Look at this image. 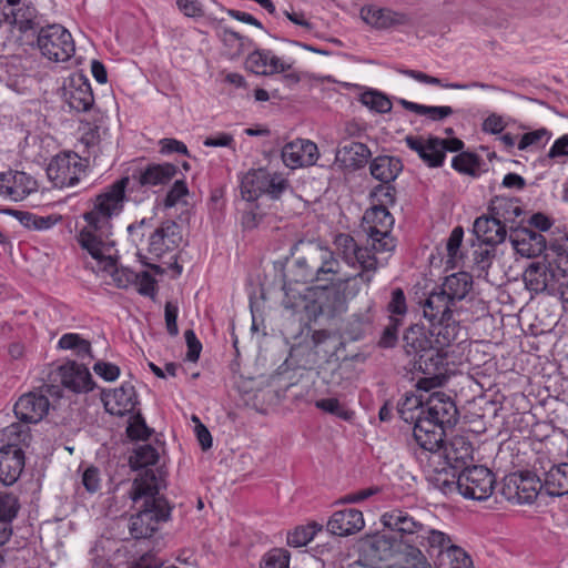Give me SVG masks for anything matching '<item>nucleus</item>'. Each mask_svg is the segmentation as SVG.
Segmentation results:
<instances>
[{
	"mask_svg": "<svg viewBox=\"0 0 568 568\" xmlns=\"http://www.w3.org/2000/svg\"><path fill=\"white\" fill-rule=\"evenodd\" d=\"M20 509L18 497L13 494L0 495V520L9 523L17 517Z\"/></svg>",
	"mask_w": 568,
	"mask_h": 568,
	"instance_id": "8fccbe9b",
	"label": "nucleus"
},
{
	"mask_svg": "<svg viewBox=\"0 0 568 568\" xmlns=\"http://www.w3.org/2000/svg\"><path fill=\"white\" fill-rule=\"evenodd\" d=\"M179 173L176 165L171 163H150L144 166H139L133 170L130 176H123L109 186L116 184L118 182L126 179L124 184V199L125 202L130 199L129 196L136 190L142 191L141 196H134L133 201L140 202L145 195V191L156 186H164L171 182Z\"/></svg>",
	"mask_w": 568,
	"mask_h": 568,
	"instance_id": "423d86ee",
	"label": "nucleus"
},
{
	"mask_svg": "<svg viewBox=\"0 0 568 568\" xmlns=\"http://www.w3.org/2000/svg\"><path fill=\"white\" fill-rule=\"evenodd\" d=\"M426 398L423 395H416L413 393H406L404 397L398 402L397 410L403 420L406 423H416L418 417H423L424 410L422 409Z\"/></svg>",
	"mask_w": 568,
	"mask_h": 568,
	"instance_id": "ea45409f",
	"label": "nucleus"
},
{
	"mask_svg": "<svg viewBox=\"0 0 568 568\" xmlns=\"http://www.w3.org/2000/svg\"><path fill=\"white\" fill-rule=\"evenodd\" d=\"M102 402L105 410L114 416H124L133 412L139 403L134 386L130 383H123L113 390L103 392Z\"/></svg>",
	"mask_w": 568,
	"mask_h": 568,
	"instance_id": "6ab92c4d",
	"label": "nucleus"
},
{
	"mask_svg": "<svg viewBox=\"0 0 568 568\" xmlns=\"http://www.w3.org/2000/svg\"><path fill=\"white\" fill-rule=\"evenodd\" d=\"M371 174L384 184L393 182L403 170L402 161L394 156L381 155L369 165Z\"/></svg>",
	"mask_w": 568,
	"mask_h": 568,
	"instance_id": "e433bc0d",
	"label": "nucleus"
},
{
	"mask_svg": "<svg viewBox=\"0 0 568 568\" xmlns=\"http://www.w3.org/2000/svg\"><path fill=\"white\" fill-rule=\"evenodd\" d=\"M166 486L161 470L148 469L132 483L129 493L131 499L140 509L129 520V531L134 539L150 538L169 520L171 508L168 500L160 495Z\"/></svg>",
	"mask_w": 568,
	"mask_h": 568,
	"instance_id": "f03ea898",
	"label": "nucleus"
},
{
	"mask_svg": "<svg viewBox=\"0 0 568 568\" xmlns=\"http://www.w3.org/2000/svg\"><path fill=\"white\" fill-rule=\"evenodd\" d=\"M442 460L439 464L428 463L427 480L428 484L434 488L439 490L445 496H452L455 493H459V473L458 469H452L449 466L443 464Z\"/></svg>",
	"mask_w": 568,
	"mask_h": 568,
	"instance_id": "7c9ffc66",
	"label": "nucleus"
},
{
	"mask_svg": "<svg viewBox=\"0 0 568 568\" xmlns=\"http://www.w3.org/2000/svg\"><path fill=\"white\" fill-rule=\"evenodd\" d=\"M59 376L61 384L74 393H85L93 388L91 374L84 364L68 362L59 367Z\"/></svg>",
	"mask_w": 568,
	"mask_h": 568,
	"instance_id": "cd10ccee",
	"label": "nucleus"
},
{
	"mask_svg": "<svg viewBox=\"0 0 568 568\" xmlns=\"http://www.w3.org/2000/svg\"><path fill=\"white\" fill-rule=\"evenodd\" d=\"M64 98L70 109L78 112L90 110L94 97L88 79L82 74H73L64 85Z\"/></svg>",
	"mask_w": 568,
	"mask_h": 568,
	"instance_id": "4be33fe9",
	"label": "nucleus"
},
{
	"mask_svg": "<svg viewBox=\"0 0 568 568\" xmlns=\"http://www.w3.org/2000/svg\"><path fill=\"white\" fill-rule=\"evenodd\" d=\"M544 485L531 473L511 474L506 477L503 487L504 496L516 504H531L537 498Z\"/></svg>",
	"mask_w": 568,
	"mask_h": 568,
	"instance_id": "4468645a",
	"label": "nucleus"
},
{
	"mask_svg": "<svg viewBox=\"0 0 568 568\" xmlns=\"http://www.w3.org/2000/svg\"><path fill=\"white\" fill-rule=\"evenodd\" d=\"M0 16L3 17L0 18V27L6 23L21 33L34 30L37 27L36 9L30 6L12 8L10 11L4 9L0 11Z\"/></svg>",
	"mask_w": 568,
	"mask_h": 568,
	"instance_id": "f704fd0d",
	"label": "nucleus"
},
{
	"mask_svg": "<svg viewBox=\"0 0 568 568\" xmlns=\"http://www.w3.org/2000/svg\"><path fill=\"white\" fill-rule=\"evenodd\" d=\"M365 526L362 511L348 508L335 511L327 521V530L335 536L344 537L358 532Z\"/></svg>",
	"mask_w": 568,
	"mask_h": 568,
	"instance_id": "c756f323",
	"label": "nucleus"
},
{
	"mask_svg": "<svg viewBox=\"0 0 568 568\" xmlns=\"http://www.w3.org/2000/svg\"><path fill=\"white\" fill-rule=\"evenodd\" d=\"M420 546L427 547V551L437 550L438 552L446 551L454 546L450 537L444 531L429 528L425 526V530L420 535L418 541Z\"/></svg>",
	"mask_w": 568,
	"mask_h": 568,
	"instance_id": "a19ab883",
	"label": "nucleus"
},
{
	"mask_svg": "<svg viewBox=\"0 0 568 568\" xmlns=\"http://www.w3.org/2000/svg\"><path fill=\"white\" fill-rule=\"evenodd\" d=\"M404 349L414 357V366L423 373L438 371L442 356L435 351L429 329L414 325L404 334Z\"/></svg>",
	"mask_w": 568,
	"mask_h": 568,
	"instance_id": "6e6552de",
	"label": "nucleus"
},
{
	"mask_svg": "<svg viewBox=\"0 0 568 568\" xmlns=\"http://www.w3.org/2000/svg\"><path fill=\"white\" fill-rule=\"evenodd\" d=\"M184 337L187 346L186 359L190 362H196L202 351V344L192 329L185 331Z\"/></svg>",
	"mask_w": 568,
	"mask_h": 568,
	"instance_id": "338daca9",
	"label": "nucleus"
},
{
	"mask_svg": "<svg viewBox=\"0 0 568 568\" xmlns=\"http://www.w3.org/2000/svg\"><path fill=\"white\" fill-rule=\"evenodd\" d=\"M491 216L503 223H514L523 210L517 199L496 196L490 203Z\"/></svg>",
	"mask_w": 568,
	"mask_h": 568,
	"instance_id": "58836bf2",
	"label": "nucleus"
},
{
	"mask_svg": "<svg viewBox=\"0 0 568 568\" xmlns=\"http://www.w3.org/2000/svg\"><path fill=\"white\" fill-rule=\"evenodd\" d=\"M37 44L41 54L53 62H65L75 52L72 34L61 24L41 28L38 32Z\"/></svg>",
	"mask_w": 568,
	"mask_h": 568,
	"instance_id": "9d476101",
	"label": "nucleus"
},
{
	"mask_svg": "<svg viewBox=\"0 0 568 568\" xmlns=\"http://www.w3.org/2000/svg\"><path fill=\"white\" fill-rule=\"evenodd\" d=\"M245 67L257 75H273L292 69L291 64L282 61L271 50L264 49L251 52L245 60Z\"/></svg>",
	"mask_w": 568,
	"mask_h": 568,
	"instance_id": "a878e982",
	"label": "nucleus"
},
{
	"mask_svg": "<svg viewBox=\"0 0 568 568\" xmlns=\"http://www.w3.org/2000/svg\"><path fill=\"white\" fill-rule=\"evenodd\" d=\"M313 540L312 531L305 526L295 528L294 531L287 535V544L292 547H302Z\"/></svg>",
	"mask_w": 568,
	"mask_h": 568,
	"instance_id": "69168bd1",
	"label": "nucleus"
},
{
	"mask_svg": "<svg viewBox=\"0 0 568 568\" xmlns=\"http://www.w3.org/2000/svg\"><path fill=\"white\" fill-rule=\"evenodd\" d=\"M550 138L551 133L547 129L541 128L521 135L517 146L519 150H527L530 146H542Z\"/></svg>",
	"mask_w": 568,
	"mask_h": 568,
	"instance_id": "3c124183",
	"label": "nucleus"
},
{
	"mask_svg": "<svg viewBox=\"0 0 568 568\" xmlns=\"http://www.w3.org/2000/svg\"><path fill=\"white\" fill-rule=\"evenodd\" d=\"M495 476L485 466H471L459 473V493L474 500L488 499L495 488Z\"/></svg>",
	"mask_w": 568,
	"mask_h": 568,
	"instance_id": "9b49d317",
	"label": "nucleus"
},
{
	"mask_svg": "<svg viewBox=\"0 0 568 568\" xmlns=\"http://www.w3.org/2000/svg\"><path fill=\"white\" fill-rule=\"evenodd\" d=\"M50 408L45 395L38 392L23 394L14 405V414L24 424H37L43 419Z\"/></svg>",
	"mask_w": 568,
	"mask_h": 568,
	"instance_id": "f3484780",
	"label": "nucleus"
},
{
	"mask_svg": "<svg viewBox=\"0 0 568 568\" xmlns=\"http://www.w3.org/2000/svg\"><path fill=\"white\" fill-rule=\"evenodd\" d=\"M83 173L82 159L73 152L55 155L47 168L48 178L60 189L75 185Z\"/></svg>",
	"mask_w": 568,
	"mask_h": 568,
	"instance_id": "f8f14e48",
	"label": "nucleus"
},
{
	"mask_svg": "<svg viewBox=\"0 0 568 568\" xmlns=\"http://www.w3.org/2000/svg\"><path fill=\"white\" fill-rule=\"evenodd\" d=\"M526 287L535 293H541L547 288H554L559 282L558 274L544 263L534 262L524 272Z\"/></svg>",
	"mask_w": 568,
	"mask_h": 568,
	"instance_id": "473e14b6",
	"label": "nucleus"
},
{
	"mask_svg": "<svg viewBox=\"0 0 568 568\" xmlns=\"http://www.w3.org/2000/svg\"><path fill=\"white\" fill-rule=\"evenodd\" d=\"M290 552L284 548H273L262 560L261 568H288Z\"/></svg>",
	"mask_w": 568,
	"mask_h": 568,
	"instance_id": "de8ad7c7",
	"label": "nucleus"
},
{
	"mask_svg": "<svg viewBox=\"0 0 568 568\" xmlns=\"http://www.w3.org/2000/svg\"><path fill=\"white\" fill-rule=\"evenodd\" d=\"M144 296H153L155 293V280L149 272L136 273V281L133 285Z\"/></svg>",
	"mask_w": 568,
	"mask_h": 568,
	"instance_id": "e2e57ef3",
	"label": "nucleus"
},
{
	"mask_svg": "<svg viewBox=\"0 0 568 568\" xmlns=\"http://www.w3.org/2000/svg\"><path fill=\"white\" fill-rule=\"evenodd\" d=\"M187 194L189 189L185 181L182 179H176L171 189L169 190V192L166 193L163 200V204L168 209L173 207L179 203L185 202L184 199L186 197Z\"/></svg>",
	"mask_w": 568,
	"mask_h": 568,
	"instance_id": "603ef678",
	"label": "nucleus"
},
{
	"mask_svg": "<svg viewBox=\"0 0 568 568\" xmlns=\"http://www.w3.org/2000/svg\"><path fill=\"white\" fill-rule=\"evenodd\" d=\"M152 229V220L151 219H142L138 222H134L128 226L129 239L136 247L142 243L146 233H151Z\"/></svg>",
	"mask_w": 568,
	"mask_h": 568,
	"instance_id": "5fc2aeb1",
	"label": "nucleus"
},
{
	"mask_svg": "<svg viewBox=\"0 0 568 568\" xmlns=\"http://www.w3.org/2000/svg\"><path fill=\"white\" fill-rule=\"evenodd\" d=\"M334 244L342 258L351 266H358L361 272L349 277L346 283L349 284L361 280L369 285L378 267L385 265V261L379 260L372 247L366 243L365 246H358L355 240L345 233L336 235Z\"/></svg>",
	"mask_w": 568,
	"mask_h": 568,
	"instance_id": "39448f33",
	"label": "nucleus"
},
{
	"mask_svg": "<svg viewBox=\"0 0 568 568\" xmlns=\"http://www.w3.org/2000/svg\"><path fill=\"white\" fill-rule=\"evenodd\" d=\"M29 437V427L20 423H12L1 430V440H7L0 448V481L4 486H11L19 479L26 459L20 444Z\"/></svg>",
	"mask_w": 568,
	"mask_h": 568,
	"instance_id": "20e7f679",
	"label": "nucleus"
},
{
	"mask_svg": "<svg viewBox=\"0 0 568 568\" xmlns=\"http://www.w3.org/2000/svg\"><path fill=\"white\" fill-rule=\"evenodd\" d=\"M473 444L465 436H454L440 447L443 464L460 471L473 460Z\"/></svg>",
	"mask_w": 568,
	"mask_h": 568,
	"instance_id": "5701e85b",
	"label": "nucleus"
},
{
	"mask_svg": "<svg viewBox=\"0 0 568 568\" xmlns=\"http://www.w3.org/2000/svg\"><path fill=\"white\" fill-rule=\"evenodd\" d=\"M315 407L344 420H349L353 413L339 403L337 398H323L315 402Z\"/></svg>",
	"mask_w": 568,
	"mask_h": 568,
	"instance_id": "09e8293b",
	"label": "nucleus"
},
{
	"mask_svg": "<svg viewBox=\"0 0 568 568\" xmlns=\"http://www.w3.org/2000/svg\"><path fill=\"white\" fill-rule=\"evenodd\" d=\"M126 179L103 190L88 201L82 214L84 224L78 233V242L97 262V272L109 273L119 288H128L136 281V272L118 267L114 248L113 220L124 210V184Z\"/></svg>",
	"mask_w": 568,
	"mask_h": 568,
	"instance_id": "f257e3e1",
	"label": "nucleus"
},
{
	"mask_svg": "<svg viewBox=\"0 0 568 568\" xmlns=\"http://www.w3.org/2000/svg\"><path fill=\"white\" fill-rule=\"evenodd\" d=\"M403 74L415 79L418 82L426 83V84H433V85H440L447 89H455V90H467L470 88H480V89H489L490 85L481 82H470V83H442V80L436 77L428 75L422 71L416 70H402Z\"/></svg>",
	"mask_w": 568,
	"mask_h": 568,
	"instance_id": "37998d69",
	"label": "nucleus"
},
{
	"mask_svg": "<svg viewBox=\"0 0 568 568\" xmlns=\"http://www.w3.org/2000/svg\"><path fill=\"white\" fill-rule=\"evenodd\" d=\"M394 219L389 211L382 205H373L363 216V231L367 234V244L374 253L392 252L396 244L390 235Z\"/></svg>",
	"mask_w": 568,
	"mask_h": 568,
	"instance_id": "0eeeda50",
	"label": "nucleus"
},
{
	"mask_svg": "<svg viewBox=\"0 0 568 568\" xmlns=\"http://www.w3.org/2000/svg\"><path fill=\"white\" fill-rule=\"evenodd\" d=\"M474 233L486 244L496 245L503 243L507 232L503 223L493 216H480L475 220Z\"/></svg>",
	"mask_w": 568,
	"mask_h": 568,
	"instance_id": "c9c22d12",
	"label": "nucleus"
},
{
	"mask_svg": "<svg viewBox=\"0 0 568 568\" xmlns=\"http://www.w3.org/2000/svg\"><path fill=\"white\" fill-rule=\"evenodd\" d=\"M426 410L422 418L440 427H452L457 422L458 410L452 398L443 392H434L426 398Z\"/></svg>",
	"mask_w": 568,
	"mask_h": 568,
	"instance_id": "dca6fc26",
	"label": "nucleus"
},
{
	"mask_svg": "<svg viewBox=\"0 0 568 568\" xmlns=\"http://www.w3.org/2000/svg\"><path fill=\"white\" fill-rule=\"evenodd\" d=\"M413 436L417 445L424 450L430 466L442 460L440 447L444 442L445 428L429 419L418 417L414 425Z\"/></svg>",
	"mask_w": 568,
	"mask_h": 568,
	"instance_id": "ddd939ff",
	"label": "nucleus"
},
{
	"mask_svg": "<svg viewBox=\"0 0 568 568\" xmlns=\"http://www.w3.org/2000/svg\"><path fill=\"white\" fill-rule=\"evenodd\" d=\"M371 155L369 149L361 142L346 141L336 151V161L345 169L356 170L365 165Z\"/></svg>",
	"mask_w": 568,
	"mask_h": 568,
	"instance_id": "72a5a7b5",
	"label": "nucleus"
},
{
	"mask_svg": "<svg viewBox=\"0 0 568 568\" xmlns=\"http://www.w3.org/2000/svg\"><path fill=\"white\" fill-rule=\"evenodd\" d=\"M402 325V320L399 317L389 316V323L383 331L382 337L379 339V346L388 348L393 347L398 338V328Z\"/></svg>",
	"mask_w": 568,
	"mask_h": 568,
	"instance_id": "6e6d98bb",
	"label": "nucleus"
},
{
	"mask_svg": "<svg viewBox=\"0 0 568 568\" xmlns=\"http://www.w3.org/2000/svg\"><path fill=\"white\" fill-rule=\"evenodd\" d=\"M159 450L151 444L139 445L130 456V465L132 468H145L155 465L159 462Z\"/></svg>",
	"mask_w": 568,
	"mask_h": 568,
	"instance_id": "a18cd8bd",
	"label": "nucleus"
},
{
	"mask_svg": "<svg viewBox=\"0 0 568 568\" xmlns=\"http://www.w3.org/2000/svg\"><path fill=\"white\" fill-rule=\"evenodd\" d=\"M471 287L473 278L466 272L447 276L423 303L424 316L427 320H443L453 315L457 311V303L468 295Z\"/></svg>",
	"mask_w": 568,
	"mask_h": 568,
	"instance_id": "7ed1b4c3",
	"label": "nucleus"
},
{
	"mask_svg": "<svg viewBox=\"0 0 568 568\" xmlns=\"http://www.w3.org/2000/svg\"><path fill=\"white\" fill-rule=\"evenodd\" d=\"M477 158L470 153H460L454 156L452 161V166L460 172L466 174H474L477 166Z\"/></svg>",
	"mask_w": 568,
	"mask_h": 568,
	"instance_id": "bf43d9fd",
	"label": "nucleus"
},
{
	"mask_svg": "<svg viewBox=\"0 0 568 568\" xmlns=\"http://www.w3.org/2000/svg\"><path fill=\"white\" fill-rule=\"evenodd\" d=\"M311 262L313 265L311 272L305 275V281H328L339 271V262L334 253L320 244L312 247Z\"/></svg>",
	"mask_w": 568,
	"mask_h": 568,
	"instance_id": "412c9836",
	"label": "nucleus"
},
{
	"mask_svg": "<svg viewBox=\"0 0 568 568\" xmlns=\"http://www.w3.org/2000/svg\"><path fill=\"white\" fill-rule=\"evenodd\" d=\"M182 242V231L178 223L168 220L161 223L148 240V253L154 258H161L175 251Z\"/></svg>",
	"mask_w": 568,
	"mask_h": 568,
	"instance_id": "2eb2a0df",
	"label": "nucleus"
},
{
	"mask_svg": "<svg viewBox=\"0 0 568 568\" xmlns=\"http://www.w3.org/2000/svg\"><path fill=\"white\" fill-rule=\"evenodd\" d=\"M82 485L90 494L97 493L101 487L100 471L97 467H89L82 474Z\"/></svg>",
	"mask_w": 568,
	"mask_h": 568,
	"instance_id": "0e129e2a",
	"label": "nucleus"
},
{
	"mask_svg": "<svg viewBox=\"0 0 568 568\" xmlns=\"http://www.w3.org/2000/svg\"><path fill=\"white\" fill-rule=\"evenodd\" d=\"M542 485L550 496L568 494V462L551 466L545 473Z\"/></svg>",
	"mask_w": 568,
	"mask_h": 568,
	"instance_id": "4c0bfd02",
	"label": "nucleus"
},
{
	"mask_svg": "<svg viewBox=\"0 0 568 568\" xmlns=\"http://www.w3.org/2000/svg\"><path fill=\"white\" fill-rule=\"evenodd\" d=\"M390 316H404L407 312L406 298L402 288H395L392 292L390 301L387 305Z\"/></svg>",
	"mask_w": 568,
	"mask_h": 568,
	"instance_id": "680f3d73",
	"label": "nucleus"
},
{
	"mask_svg": "<svg viewBox=\"0 0 568 568\" xmlns=\"http://www.w3.org/2000/svg\"><path fill=\"white\" fill-rule=\"evenodd\" d=\"M371 196L373 199V205H382L387 209L388 205H392L395 202V189L388 184H382L376 186Z\"/></svg>",
	"mask_w": 568,
	"mask_h": 568,
	"instance_id": "13d9d810",
	"label": "nucleus"
},
{
	"mask_svg": "<svg viewBox=\"0 0 568 568\" xmlns=\"http://www.w3.org/2000/svg\"><path fill=\"white\" fill-rule=\"evenodd\" d=\"M93 371L108 382L115 381L120 375V368L115 364L108 362H97L93 366Z\"/></svg>",
	"mask_w": 568,
	"mask_h": 568,
	"instance_id": "774afa93",
	"label": "nucleus"
},
{
	"mask_svg": "<svg viewBox=\"0 0 568 568\" xmlns=\"http://www.w3.org/2000/svg\"><path fill=\"white\" fill-rule=\"evenodd\" d=\"M58 346L62 349L73 351L74 355L81 359H92L93 357L90 342L75 333L63 334L58 342Z\"/></svg>",
	"mask_w": 568,
	"mask_h": 568,
	"instance_id": "c03bdc74",
	"label": "nucleus"
},
{
	"mask_svg": "<svg viewBox=\"0 0 568 568\" xmlns=\"http://www.w3.org/2000/svg\"><path fill=\"white\" fill-rule=\"evenodd\" d=\"M317 159V145L310 140L296 139L286 143L282 150V160L291 169L313 165Z\"/></svg>",
	"mask_w": 568,
	"mask_h": 568,
	"instance_id": "aec40b11",
	"label": "nucleus"
},
{
	"mask_svg": "<svg viewBox=\"0 0 568 568\" xmlns=\"http://www.w3.org/2000/svg\"><path fill=\"white\" fill-rule=\"evenodd\" d=\"M382 523L385 527L408 538L410 541H418L425 530V525L415 519L407 511L402 509H392L382 516Z\"/></svg>",
	"mask_w": 568,
	"mask_h": 568,
	"instance_id": "b1692460",
	"label": "nucleus"
},
{
	"mask_svg": "<svg viewBox=\"0 0 568 568\" xmlns=\"http://www.w3.org/2000/svg\"><path fill=\"white\" fill-rule=\"evenodd\" d=\"M464 237L463 227L456 226L446 243V250L448 255V263L455 264L460 257L459 247Z\"/></svg>",
	"mask_w": 568,
	"mask_h": 568,
	"instance_id": "864d4df0",
	"label": "nucleus"
},
{
	"mask_svg": "<svg viewBox=\"0 0 568 568\" xmlns=\"http://www.w3.org/2000/svg\"><path fill=\"white\" fill-rule=\"evenodd\" d=\"M509 240L513 248L524 257H536L546 250L545 236L528 227L511 231Z\"/></svg>",
	"mask_w": 568,
	"mask_h": 568,
	"instance_id": "bb28decb",
	"label": "nucleus"
},
{
	"mask_svg": "<svg viewBox=\"0 0 568 568\" xmlns=\"http://www.w3.org/2000/svg\"><path fill=\"white\" fill-rule=\"evenodd\" d=\"M453 315L447 318L428 320L432 323L429 333L432 336L435 351L442 356V366L446 359L445 349L457 339L459 333V324L452 320Z\"/></svg>",
	"mask_w": 568,
	"mask_h": 568,
	"instance_id": "c85d7f7f",
	"label": "nucleus"
},
{
	"mask_svg": "<svg viewBox=\"0 0 568 568\" xmlns=\"http://www.w3.org/2000/svg\"><path fill=\"white\" fill-rule=\"evenodd\" d=\"M288 181L277 173L258 169L247 172L241 180L243 200L252 202L262 195L277 200L288 189Z\"/></svg>",
	"mask_w": 568,
	"mask_h": 568,
	"instance_id": "1a4fd4ad",
	"label": "nucleus"
},
{
	"mask_svg": "<svg viewBox=\"0 0 568 568\" xmlns=\"http://www.w3.org/2000/svg\"><path fill=\"white\" fill-rule=\"evenodd\" d=\"M406 145L416 152L419 159L429 168H439L444 164L445 154L440 148V138L422 135H407Z\"/></svg>",
	"mask_w": 568,
	"mask_h": 568,
	"instance_id": "393cba45",
	"label": "nucleus"
},
{
	"mask_svg": "<svg viewBox=\"0 0 568 568\" xmlns=\"http://www.w3.org/2000/svg\"><path fill=\"white\" fill-rule=\"evenodd\" d=\"M37 181L21 171H8L0 174V194L13 201H22L37 191Z\"/></svg>",
	"mask_w": 568,
	"mask_h": 568,
	"instance_id": "a211bd4d",
	"label": "nucleus"
},
{
	"mask_svg": "<svg viewBox=\"0 0 568 568\" xmlns=\"http://www.w3.org/2000/svg\"><path fill=\"white\" fill-rule=\"evenodd\" d=\"M361 102L378 113H387L392 110L390 100L378 91H366L361 95Z\"/></svg>",
	"mask_w": 568,
	"mask_h": 568,
	"instance_id": "49530a36",
	"label": "nucleus"
},
{
	"mask_svg": "<svg viewBox=\"0 0 568 568\" xmlns=\"http://www.w3.org/2000/svg\"><path fill=\"white\" fill-rule=\"evenodd\" d=\"M126 433L132 439H148L152 430L146 426L144 418L140 413L132 417V422L126 428Z\"/></svg>",
	"mask_w": 568,
	"mask_h": 568,
	"instance_id": "4d7b16f0",
	"label": "nucleus"
},
{
	"mask_svg": "<svg viewBox=\"0 0 568 568\" xmlns=\"http://www.w3.org/2000/svg\"><path fill=\"white\" fill-rule=\"evenodd\" d=\"M362 19L376 29H389L396 26L407 24L409 18L404 12L393 11L387 8L367 6L361 10Z\"/></svg>",
	"mask_w": 568,
	"mask_h": 568,
	"instance_id": "2f4dec72",
	"label": "nucleus"
},
{
	"mask_svg": "<svg viewBox=\"0 0 568 568\" xmlns=\"http://www.w3.org/2000/svg\"><path fill=\"white\" fill-rule=\"evenodd\" d=\"M452 568H474L470 556L460 547L454 545L447 552Z\"/></svg>",
	"mask_w": 568,
	"mask_h": 568,
	"instance_id": "052dcab7",
	"label": "nucleus"
},
{
	"mask_svg": "<svg viewBox=\"0 0 568 568\" xmlns=\"http://www.w3.org/2000/svg\"><path fill=\"white\" fill-rule=\"evenodd\" d=\"M398 103L407 111L414 112L419 115H426L428 119L433 121H440L454 113L452 106L440 105V106H429L424 104H418L416 102H412L405 99H399Z\"/></svg>",
	"mask_w": 568,
	"mask_h": 568,
	"instance_id": "79ce46f5",
	"label": "nucleus"
}]
</instances>
